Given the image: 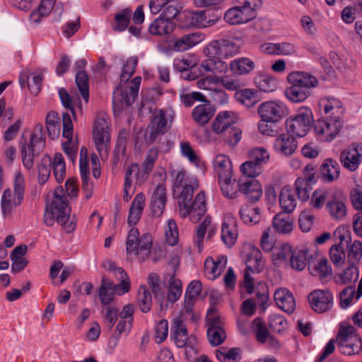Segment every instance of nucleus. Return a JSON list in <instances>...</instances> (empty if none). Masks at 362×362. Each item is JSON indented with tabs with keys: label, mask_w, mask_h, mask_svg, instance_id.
<instances>
[{
	"label": "nucleus",
	"mask_w": 362,
	"mask_h": 362,
	"mask_svg": "<svg viewBox=\"0 0 362 362\" xmlns=\"http://www.w3.org/2000/svg\"><path fill=\"white\" fill-rule=\"evenodd\" d=\"M165 241L169 246H175L179 242V229L173 219H169L164 228Z\"/></svg>",
	"instance_id": "nucleus-47"
},
{
	"label": "nucleus",
	"mask_w": 362,
	"mask_h": 362,
	"mask_svg": "<svg viewBox=\"0 0 362 362\" xmlns=\"http://www.w3.org/2000/svg\"><path fill=\"white\" fill-rule=\"evenodd\" d=\"M293 249L288 243L282 244L279 247L275 248L272 253V259L274 264L281 265L287 264L290 259V257Z\"/></svg>",
	"instance_id": "nucleus-48"
},
{
	"label": "nucleus",
	"mask_w": 362,
	"mask_h": 362,
	"mask_svg": "<svg viewBox=\"0 0 362 362\" xmlns=\"http://www.w3.org/2000/svg\"><path fill=\"white\" fill-rule=\"evenodd\" d=\"M340 243L332 246L329 250L330 260L336 266L342 265L346 259L344 246L342 243L344 239L341 235H340Z\"/></svg>",
	"instance_id": "nucleus-55"
},
{
	"label": "nucleus",
	"mask_w": 362,
	"mask_h": 362,
	"mask_svg": "<svg viewBox=\"0 0 362 362\" xmlns=\"http://www.w3.org/2000/svg\"><path fill=\"white\" fill-rule=\"evenodd\" d=\"M182 27H206L205 13L203 11H185L182 12Z\"/></svg>",
	"instance_id": "nucleus-40"
},
{
	"label": "nucleus",
	"mask_w": 362,
	"mask_h": 362,
	"mask_svg": "<svg viewBox=\"0 0 362 362\" xmlns=\"http://www.w3.org/2000/svg\"><path fill=\"white\" fill-rule=\"evenodd\" d=\"M340 175V166L337 160L327 158L320 167V177L324 182H333Z\"/></svg>",
	"instance_id": "nucleus-28"
},
{
	"label": "nucleus",
	"mask_w": 362,
	"mask_h": 362,
	"mask_svg": "<svg viewBox=\"0 0 362 362\" xmlns=\"http://www.w3.org/2000/svg\"><path fill=\"white\" fill-rule=\"evenodd\" d=\"M298 143L288 132L277 136L273 143L274 151L284 156L292 155L297 148Z\"/></svg>",
	"instance_id": "nucleus-22"
},
{
	"label": "nucleus",
	"mask_w": 362,
	"mask_h": 362,
	"mask_svg": "<svg viewBox=\"0 0 362 362\" xmlns=\"http://www.w3.org/2000/svg\"><path fill=\"white\" fill-rule=\"evenodd\" d=\"M214 168L218 176V180L221 179L228 180L229 177H232V165L227 156L224 154L216 156L214 160Z\"/></svg>",
	"instance_id": "nucleus-37"
},
{
	"label": "nucleus",
	"mask_w": 362,
	"mask_h": 362,
	"mask_svg": "<svg viewBox=\"0 0 362 362\" xmlns=\"http://www.w3.org/2000/svg\"><path fill=\"white\" fill-rule=\"evenodd\" d=\"M216 108L209 103L197 105L192 112L193 120L200 126L207 124L216 113Z\"/></svg>",
	"instance_id": "nucleus-31"
},
{
	"label": "nucleus",
	"mask_w": 362,
	"mask_h": 362,
	"mask_svg": "<svg viewBox=\"0 0 362 362\" xmlns=\"http://www.w3.org/2000/svg\"><path fill=\"white\" fill-rule=\"evenodd\" d=\"M362 258V243L355 240L348 247L347 259L351 264H356Z\"/></svg>",
	"instance_id": "nucleus-62"
},
{
	"label": "nucleus",
	"mask_w": 362,
	"mask_h": 362,
	"mask_svg": "<svg viewBox=\"0 0 362 362\" xmlns=\"http://www.w3.org/2000/svg\"><path fill=\"white\" fill-rule=\"evenodd\" d=\"M86 64V60L81 59L75 63L74 70L76 71L75 77L76 83L83 100L87 103L89 99L88 76L83 70Z\"/></svg>",
	"instance_id": "nucleus-24"
},
{
	"label": "nucleus",
	"mask_w": 362,
	"mask_h": 362,
	"mask_svg": "<svg viewBox=\"0 0 362 362\" xmlns=\"http://www.w3.org/2000/svg\"><path fill=\"white\" fill-rule=\"evenodd\" d=\"M239 214L240 218L246 225H256L261 220L260 209L252 202L243 205L240 209Z\"/></svg>",
	"instance_id": "nucleus-34"
},
{
	"label": "nucleus",
	"mask_w": 362,
	"mask_h": 362,
	"mask_svg": "<svg viewBox=\"0 0 362 362\" xmlns=\"http://www.w3.org/2000/svg\"><path fill=\"white\" fill-rule=\"evenodd\" d=\"M216 357L221 362H238L240 359V349L232 348L229 350L217 351Z\"/></svg>",
	"instance_id": "nucleus-64"
},
{
	"label": "nucleus",
	"mask_w": 362,
	"mask_h": 362,
	"mask_svg": "<svg viewBox=\"0 0 362 362\" xmlns=\"http://www.w3.org/2000/svg\"><path fill=\"white\" fill-rule=\"evenodd\" d=\"M63 136L67 139L63 145V150L68 158L74 162L76 158L77 145L73 141V124L71 118L68 113L63 114Z\"/></svg>",
	"instance_id": "nucleus-20"
},
{
	"label": "nucleus",
	"mask_w": 362,
	"mask_h": 362,
	"mask_svg": "<svg viewBox=\"0 0 362 362\" xmlns=\"http://www.w3.org/2000/svg\"><path fill=\"white\" fill-rule=\"evenodd\" d=\"M151 171H147L143 167L139 168L138 164L134 163L129 165L125 173L124 183V195L123 198L125 202H128L132 193V182L135 179L136 185H142L148 178Z\"/></svg>",
	"instance_id": "nucleus-13"
},
{
	"label": "nucleus",
	"mask_w": 362,
	"mask_h": 362,
	"mask_svg": "<svg viewBox=\"0 0 362 362\" xmlns=\"http://www.w3.org/2000/svg\"><path fill=\"white\" fill-rule=\"evenodd\" d=\"M185 354L187 362H197L199 359L197 356L199 353V346L197 338L194 336L189 337L185 341Z\"/></svg>",
	"instance_id": "nucleus-56"
},
{
	"label": "nucleus",
	"mask_w": 362,
	"mask_h": 362,
	"mask_svg": "<svg viewBox=\"0 0 362 362\" xmlns=\"http://www.w3.org/2000/svg\"><path fill=\"white\" fill-rule=\"evenodd\" d=\"M223 194L229 198L235 199L237 197L238 192H240L238 187L237 188L235 185V180H232L229 177L228 180L221 179L218 180Z\"/></svg>",
	"instance_id": "nucleus-59"
},
{
	"label": "nucleus",
	"mask_w": 362,
	"mask_h": 362,
	"mask_svg": "<svg viewBox=\"0 0 362 362\" xmlns=\"http://www.w3.org/2000/svg\"><path fill=\"white\" fill-rule=\"evenodd\" d=\"M318 105L322 115L321 117L342 118L344 113L342 103L334 97L325 96L321 98Z\"/></svg>",
	"instance_id": "nucleus-17"
},
{
	"label": "nucleus",
	"mask_w": 362,
	"mask_h": 362,
	"mask_svg": "<svg viewBox=\"0 0 362 362\" xmlns=\"http://www.w3.org/2000/svg\"><path fill=\"white\" fill-rule=\"evenodd\" d=\"M240 192L245 195L250 202L255 203L259 200L262 195V187L260 182L255 179L240 178L238 182Z\"/></svg>",
	"instance_id": "nucleus-21"
},
{
	"label": "nucleus",
	"mask_w": 362,
	"mask_h": 362,
	"mask_svg": "<svg viewBox=\"0 0 362 362\" xmlns=\"http://www.w3.org/2000/svg\"><path fill=\"white\" fill-rule=\"evenodd\" d=\"M238 100L247 107L255 105L259 100L257 91L252 89L245 88L236 93Z\"/></svg>",
	"instance_id": "nucleus-54"
},
{
	"label": "nucleus",
	"mask_w": 362,
	"mask_h": 362,
	"mask_svg": "<svg viewBox=\"0 0 362 362\" xmlns=\"http://www.w3.org/2000/svg\"><path fill=\"white\" fill-rule=\"evenodd\" d=\"M197 83L199 88L210 90L211 92V96L214 100H221V103L228 102V97L226 93L221 88L213 87L208 77L199 80Z\"/></svg>",
	"instance_id": "nucleus-44"
},
{
	"label": "nucleus",
	"mask_w": 362,
	"mask_h": 362,
	"mask_svg": "<svg viewBox=\"0 0 362 362\" xmlns=\"http://www.w3.org/2000/svg\"><path fill=\"white\" fill-rule=\"evenodd\" d=\"M24 198L11 191V189H6L2 194L1 200V209L2 216L4 218H9L12 212L21 204Z\"/></svg>",
	"instance_id": "nucleus-25"
},
{
	"label": "nucleus",
	"mask_w": 362,
	"mask_h": 362,
	"mask_svg": "<svg viewBox=\"0 0 362 362\" xmlns=\"http://www.w3.org/2000/svg\"><path fill=\"white\" fill-rule=\"evenodd\" d=\"M272 228L278 233L289 234L293 228V220L288 214L279 213L273 218Z\"/></svg>",
	"instance_id": "nucleus-39"
},
{
	"label": "nucleus",
	"mask_w": 362,
	"mask_h": 362,
	"mask_svg": "<svg viewBox=\"0 0 362 362\" xmlns=\"http://www.w3.org/2000/svg\"><path fill=\"white\" fill-rule=\"evenodd\" d=\"M108 117L105 113L97 115L93 124V139L96 149L102 160L108 157L110 134L108 132Z\"/></svg>",
	"instance_id": "nucleus-9"
},
{
	"label": "nucleus",
	"mask_w": 362,
	"mask_h": 362,
	"mask_svg": "<svg viewBox=\"0 0 362 362\" xmlns=\"http://www.w3.org/2000/svg\"><path fill=\"white\" fill-rule=\"evenodd\" d=\"M258 0H238V5L226 11L225 21L230 25L246 23L256 17Z\"/></svg>",
	"instance_id": "nucleus-7"
},
{
	"label": "nucleus",
	"mask_w": 362,
	"mask_h": 362,
	"mask_svg": "<svg viewBox=\"0 0 362 362\" xmlns=\"http://www.w3.org/2000/svg\"><path fill=\"white\" fill-rule=\"evenodd\" d=\"M287 81L291 85L309 90L318 85L317 78L310 73L304 71H293L287 76Z\"/></svg>",
	"instance_id": "nucleus-27"
},
{
	"label": "nucleus",
	"mask_w": 362,
	"mask_h": 362,
	"mask_svg": "<svg viewBox=\"0 0 362 362\" xmlns=\"http://www.w3.org/2000/svg\"><path fill=\"white\" fill-rule=\"evenodd\" d=\"M257 112L262 119L276 123L288 114V109L280 101H267L259 106Z\"/></svg>",
	"instance_id": "nucleus-14"
},
{
	"label": "nucleus",
	"mask_w": 362,
	"mask_h": 362,
	"mask_svg": "<svg viewBox=\"0 0 362 362\" xmlns=\"http://www.w3.org/2000/svg\"><path fill=\"white\" fill-rule=\"evenodd\" d=\"M201 66L214 74H225L228 70V64L221 58L209 57L202 62Z\"/></svg>",
	"instance_id": "nucleus-41"
},
{
	"label": "nucleus",
	"mask_w": 362,
	"mask_h": 362,
	"mask_svg": "<svg viewBox=\"0 0 362 362\" xmlns=\"http://www.w3.org/2000/svg\"><path fill=\"white\" fill-rule=\"evenodd\" d=\"M277 306L287 313H292L296 308V301L293 294L285 288H279L274 294Z\"/></svg>",
	"instance_id": "nucleus-29"
},
{
	"label": "nucleus",
	"mask_w": 362,
	"mask_h": 362,
	"mask_svg": "<svg viewBox=\"0 0 362 362\" xmlns=\"http://www.w3.org/2000/svg\"><path fill=\"white\" fill-rule=\"evenodd\" d=\"M138 304L143 313L151 310L152 305L151 295L146 286H141L138 292Z\"/></svg>",
	"instance_id": "nucleus-60"
},
{
	"label": "nucleus",
	"mask_w": 362,
	"mask_h": 362,
	"mask_svg": "<svg viewBox=\"0 0 362 362\" xmlns=\"http://www.w3.org/2000/svg\"><path fill=\"white\" fill-rule=\"evenodd\" d=\"M151 137L155 138L156 134H163L167 129V121L163 111L158 110L153 115L151 124Z\"/></svg>",
	"instance_id": "nucleus-51"
},
{
	"label": "nucleus",
	"mask_w": 362,
	"mask_h": 362,
	"mask_svg": "<svg viewBox=\"0 0 362 362\" xmlns=\"http://www.w3.org/2000/svg\"><path fill=\"white\" fill-rule=\"evenodd\" d=\"M279 204L284 211L283 213L288 214L291 213L296 206V200L292 190L288 187L281 189L279 194Z\"/></svg>",
	"instance_id": "nucleus-42"
},
{
	"label": "nucleus",
	"mask_w": 362,
	"mask_h": 362,
	"mask_svg": "<svg viewBox=\"0 0 362 362\" xmlns=\"http://www.w3.org/2000/svg\"><path fill=\"white\" fill-rule=\"evenodd\" d=\"M137 64V57H131L127 59L122 67L119 83L113 92L112 103L115 111L117 107L123 109L124 107H129L134 103L138 96L141 78L136 76L129 80L135 71Z\"/></svg>",
	"instance_id": "nucleus-2"
},
{
	"label": "nucleus",
	"mask_w": 362,
	"mask_h": 362,
	"mask_svg": "<svg viewBox=\"0 0 362 362\" xmlns=\"http://www.w3.org/2000/svg\"><path fill=\"white\" fill-rule=\"evenodd\" d=\"M252 329L254 332L257 341L264 344L270 337V333L264 321L260 317H256L252 322Z\"/></svg>",
	"instance_id": "nucleus-49"
},
{
	"label": "nucleus",
	"mask_w": 362,
	"mask_h": 362,
	"mask_svg": "<svg viewBox=\"0 0 362 362\" xmlns=\"http://www.w3.org/2000/svg\"><path fill=\"white\" fill-rule=\"evenodd\" d=\"M255 84L262 91L269 93L274 91L276 88V81L267 75H261L255 78Z\"/></svg>",
	"instance_id": "nucleus-63"
},
{
	"label": "nucleus",
	"mask_w": 362,
	"mask_h": 362,
	"mask_svg": "<svg viewBox=\"0 0 362 362\" xmlns=\"http://www.w3.org/2000/svg\"><path fill=\"white\" fill-rule=\"evenodd\" d=\"M166 190L161 184L158 185L152 194L151 210L154 216L160 217L163 214L166 204Z\"/></svg>",
	"instance_id": "nucleus-30"
},
{
	"label": "nucleus",
	"mask_w": 362,
	"mask_h": 362,
	"mask_svg": "<svg viewBox=\"0 0 362 362\" xmlns=\"http://www.w3.org/2000/svg\"><path fill=\"white\" fill-rule=\"evenodd\" d=\"M238 238V230L235 221L231 216L225 218L221 228V239L224 244L231 247L234 245Z\"/></svg>",
	"instance_id": "nucleus-32"
},
{
	"label": "nucleus",
	"mask_w": 362,
	"mask_h": 362,
	"mask_svg": "<svg viewBox=\"0 0 362 362\" xmlns=\"http://www.w3.org/2000/svg\"><path fill=\"white\" fill-rule=\"evenodd\" d=\"M112 282L103 278L98 291L101 303L107 306H110L109 305L113 300V294L115 293L112 291Z\"/></svg>",
	"instance_id": "nucleus-57"
},
{
	"label": "nucleus",
	"mask_w": 362,
	"mask_h": 362,
	"mask_svg": "<svg viewBox=\"0 0 362 362\" xmlns=\"http://www.w3.org/2000/svg\"><path fill=\"white\" fill-rule=\"evenodd\" d=\"M211 217L209 216H206L202 223L196 227V234L194 238V243L197 246L199 252L202 251L204 238L207 229L211 226Z\"/></svg>",
	"instance_id": "nucleus-52"
},
{
	"label": "nucleus",
	"mask_w": 362,
	"mask_h": 362,
	"mask_svg": "<svg viewBox=\"0 0 362 362\" xmlns=\"http://www.w3.org/2000/svg\"><path fill=\"white\" fill-rule=\"evenodd\" d=\"M45 146V134L42 124H37L30 135L28 142L21 146L22 161L25 168L31 169L34 164V158L44 149Z\"/></svg>",
	"instance_id": "nucleus-6"
},
{
	"label": "nucleus",
	"mask_w": 362,
	"mask_h": 362,
	"mask_svg": "<svg viewBox=\"0 0 362 362\" xmlns=\"http://www.w3.org/2000/svg\"><path fill=\"white\" fill-rule=\"evenodd\" d=\"M46 128L49 137L54 139L60 133V118L58 113L50 111L46 116Z\"/></svg>",
	"instance_id": "nucleus-46"
},
{
	"label": "nucleus",
	"mask_w": 362,
	"mask_h": 362,
	"mask_svg": "<svg viewBox=\"0 0 362 362\" xmlns=\"http://www.w3.org/2000/svg\"><path fill=\"white\" fill-rule=\"evenodd\" d=\"M153 238L151 234L145 233L140 235L139 230L132 227L126 240L127 254L129 257L137 258L139 261L147 259L151 252Z\"/></svg>",
	"instance_id": "nucleus-4"
},
{
	"label": "nucleus",
	"mask_w": 362,
	"mask_h": 362,
	"mask_svg": "<svg viewBox=\"0 0 362 362\" xmlns=\"http://www.w3.org/2000/svg\"><path fill=\"white\" fill-rule=\"evenodd\" d=\"M255 62L247 57L233 60L230 64V71L237 75L248 74L255 69Z\"/></svg>",
	"instance_id": "nucleus-43"
},
{
	"label": "nucleus",
	"mask_w": 362,
	"mask_h": 362,
	"mask_svg": "<svg viewBox=\"0 0 362 362\" xmlns=\"http://www.w3.org/2000/svg\"><path fill=\"white\" fill-rule=\"evenodd\" d=\"M312 309L318 313H322L332 309L333 295L329 290H315L308 296Z\"/></svg>",
	"instance_id": "nucleus-16"
},
{
	"label": "nucleus",
	"mask_w": 362,
	"mask_h": 362,
	"mask_svg": "<svg viewBox=\"0 0 362 362\" xmlns=\"http://www.w3.org/2000/svg\"><path fill=\"white\" fill-rule=\"evenodd\" d=\"M334 188L318 189L312 195L310 204L315 209H321L325 202L331 199Z\"/></svg>",
	"instance_id": "nucleus-53"
},
{
	"label": "nucleus",
	"mask_w": 362,
	"mask_h": 362,
	"mask_svg": "<svg viewBox=\"0 0 362 362\" xmlns=\"http://www.w3.org/2000/svg\"><path fill=\"white\" fill-rule=\"evenodd\" d=\"M70 212L64 189L62 186L57 187L46 201L44 223L51 227L57 221L66 233H71L76 229V223L74 218H71Z\"/></svg>",
	"instance_id": "nucleus-1"
},
{
	"label": "nucleus",
	"mask_w": 362,
	"mask_h": 362,
	"mask_svg": "<svg viewBox=\"0 0 362 362\" xmlns=\"http://www.w3.org/2000/svg\"><path fill=\"white\" fill-rule=\"evenodd\" d=\"M146 205V197L143 193L136 195L131 204L127 223L129 226H135L141 218V214Z\"/></svg>",
	"instance_id": "nucleus-33"
},
{
	"label": "nucleus",
	"mask_w": 362,
	"mask_h": 362,
	"mask_svg": "<svg viewBox=\"0 0 362 362\" xmlns=\"http://www.w3.org/2000/svg\"><path fill=\"white\" fill-rule=\"evenodd\" d=\"M163 283L167 288V300L174 303L181 296V269L178 256L170 259L163 276Z\"/></svg>",
	"instance_id": "nucleus-5"
},
{
	"label": "nucleus",
	"mask_w": 362,
	"mask_h": 362,
	"mask_svg": "<svg viewBox=\"0 0 362 362\" xmlns=\"http://www.w3.org/2000/svg\"><path fill=\"white\" fill-rule=\"evenodd\" d=\"M346 198L341 189H333L330 199L326 204V209L329 215L336 219H343L346 215Z\"/></svg>",
	"instance_id": "nucleus-19"
},
{
	"label": "nucleus",
	"mask_w": 362,
	"mask_h": 362,
	"mask_svg": "<svg viewBox=\"0 0 362 362\" xmlns=\"http://www.w3.org/2000/svg\"><path fill=\"white\" fill-rule=\"evenodd\" d=\"M240 47L230 40L221 39L211 42L204 49L208 57L230 58L240 52Z\"/></svg>",
	"instance_id": "nucleus-12"
},
{
	"label": "nucleus",
	"mask_w": 362,
	"mask_h": 362,
	"mask_svg": "<svg viewBox=\"0 0 362 362\" xmlns=\"http://www.w3.org/2000/svg\"><path fill=\"white\" fill-rule=\"evenodd\" d=\"M339 351L347 356L359 354L362 350V339L354 327H341L337 337Z\"/></svg>",
	"instance_id": "nucleus-8"
},
{
	"label": "nucleus",
	"mask_w": 362,
	"mask_h": 362,
	"mask_svg": "<svg viewBox=\"0 0 362 362\" xmlns=\"http://www.w3.org/2000/svg\"><path fill=\"white\" fill-rule=\"evenodd\" d=\"M312 121L313 113L311 110L307 107H303L298 110L294 116L286 119L287 132L298 137H303L310 130Z\"/></svg>",
	"instance_id": "nucleus-11"
},
{
	"label": "nucleus",
	"mask_w": 362,
	"mask_h": 362,
	"mask_svg": "<svg viewBox=\"0 0 362 362\" xmlns=\"http://www.w3.org/2000/svg\"><path fill=\"white\" fill-rule=\"evenodd\" d=\"M243 256L247 269L252 272H260L264 267L262 253L259 250L252 245L244 247Z\"/></svg>",
	"instance_id": "nucleus-23"
},
{
	"label": "nucleus",
	"mask_w": 362,
	"mask_h": 362,
	"mask_svg": "<svg viewBox=\"0 0 362 362\" xmlns=\"http://www.w3.org/2000/svg\"><path fill=\"white\" fill-rule=\"evenodd\" d=\"M202 292V284L200 281L194 280L187 286L185 298V308L186 315H189L190 320L192 322L197 323L200 315L198 313H193L192 308L198 297Z\"/></svg>",
	"instance_id": "nucleus-18"
},
{
	"label": "nucleus",
	"mask_w": 362,
	"mask_h": 362,
	"mask_svg": "<svg viewBox=\"0 0 362 362\" xmlns=\"http://www.w3.org/2000/svg\"><path fill=\"white\" fill-rule=\"evenodd\" d=\"M52 168L57 182H62L65 177L66 166L63 156L61 153H57L54 155Z\"/></svg>",
	"instance_id": "nucleus-58"
},
{
	"label": "nucleus",
	"mask_w": 362,
	"mask_h": 362,
	"mask_svg": "<svg viewBox=\"0 0 362 362\" xmlns=\"http://www.w3.org/2000/svg\"><path fill=\"white\" fill-rule=\"evenodd\" d=\"M339 160L344 168L351 172L356 171L362 162V146L358 143L351 144L341 152Z\"/></svg>",
	"instance_id": "nucleus-15"
},
{
	"label": "nucleus",
	"mask_w": 362,
	"mask_h": 362,
	"mask_svg": "<svg viewBox=\"0 0 362 362\" xmlns=\"http://www.w3.org/2000/svg\"><path fill=\"white\" fill-rule=\"evenodd\" d=\"M235 120V117L233 112L227 111L219 112L213 122L212 129L216 134L223 133L229 128L234 127Z\"/></svg>",
	"instance_id": "nucleus-36"
},
{
	"label": "nucleus",
	"mask_w": 362,
	"mask_h": 362,
	"mask_svg": "<svg viewBox=\"0 0 362 362\" xmlns=\"http://www.w3.org/2000/svg\"><path fill=\"white\" fill-rule=\"evenodd\" d=\"M288 262L293 269L303 271L310 262L309 250L305 248L293 250Z\"/></svg>",
	"instance_id": "nucleus-38"
},
{
	"label": "nucleus",
	"mask_w": 362,
	"mask_h": 362,
	"mask_svg": "<svg viewBox=\"0 0 362 362\" xmlns=\"http://www.w3.org/2000/svg\"><path fill=\"white\" fill-rule=\"evenodd\" d=\"M227 265V257L220 255L216 259L208 257L204 262V274L210 280H214L218 277Z\"/></svg>",
	"instance_id": "nucleus-26"
},
{
	"label": "nucleus",
	"mask_w": 362,
	"mask_h": 362,
	"mask_svg": "<svg viewBox=\"0 0 362 362\" xmlns=\"http://www.w3.org/2000/svg\"><path fill=\"white\" fill-rule=\"evenodd\" d=\"M185 173L182 171V178ZM199 187L195 177L182 179V217H188L191 222L198 223L206 212L205 195L203 192L197 194L192 200L194 191Z\"/></svg>",
	"instance_id": "nucleus-3"
},
{
	"label": "nucleus",
	"mask_w": 362,
	"mask_h": 362,
	"mask_svg": "<svg viewBox=\"0 0 362 362\" xmlns=\"http://www.w3.org/2000/svg\"><path fill=\"white\" fill-rule=\"evenodd\" d=\"M359 276L358 268L355 264H350L346 269L337 274V281L343 284L355 283Z\"/></svg>",
	"instance_id": "nucleus-50"
},
{
	"label": "nucleus",
	"mask_w": 362,
	"mask_h": 362,
	"mask_svg": "<svg viewBox=\"0 0 362 362\" xmlns=\"http://www.w3.org/2000/svg\"><path fill=\"white\" fill-rule=\"evenodd\" d=\"M343 125V118L321 117L314 122L313 127L319 139L330 142L339 135Z\"/></svg>",
	"instance_id": "nucleus-10"
},
{
	"label": "nucleus",
	"mask_w": 362,
	"mask_h": 362,
	"mask_svg": "<svg viewBox=\"0 0 362 362\" xmlns=\"http://www.w3.org/2000/svg\"><path fill=\"white\" fill-rule=\"evenodd\" d=\"M176 23L163 17L156 18L148 26V31L154 35H168L174 31Z\"/></svg>",
	"instance_id": "nucleus-35"
},
{
	"label": "nucleus",
	"mask_w": 362,
	"mask_h": 362,
	"mask_svg": "<svg viewBox=\"0 0 362 362\" xmlns=\"http://www.w3.org/2000/svg\"><path fill=\"white\" fill-rule=\"evenodd\" d=\"M240 171L247 179H254L262 173V166L251 160L245 161L240 167Z\"/></svg>",
	"instance_id": "nucleus-61"
},
{
	"label": "nucleus",
	"mask_w": 362,
	"mask_h": 362,
	"mask_svg": "<svg viewBox=\"0 0 362 362\" xmlns=\"http://www.w3.org/2000/svg\"><path fill=\"white\" fill-rule=\"evenodd\" d=\"M284 93L288 100L295 103H302L310 95L309 90L294 85H291V86L286 88Z\"/></svg>",
	"instance_id": "nucleus-45"
}]
</instances>
